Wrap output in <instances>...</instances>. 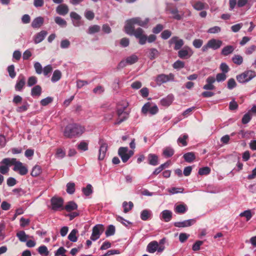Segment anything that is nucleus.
Here are the masks:
<instances>
[{"label":"nucleus","mask_w":256,"mask_h":256,"mask_svg":"<svg viewBox=\"0 0 256 256\" xmlns=\"http://www.w3.org/2000/svg\"><path fill=\"white\" fill-rule=\"evenodd\" d=\"M85 132V128L76 124H68L63 130V134L66 138H72L80 136Z\"/></svg>","instance_id":"obj_1"},{"label":"nucleus","mask_w":256,"mask_h":256,"mask_svg":"<svg viewBox=\"0 0 256 256\" xmlns=\"http://www.w3.org/2000/svg\"><path fill=\"white\" fill-rule=\"evenodd\" d=\"M150 22V19L148 18H142L140 17H134L128 19L125 22L124 28H128L131 30L132 28H134L135 24L140 26L146 28L148 27V24Z\"/></svg>","instance_id":"obj_2"},{"label":"nucleus","mask_w":256,"mask_h":256,"mask_svg":"<svg viewBox=\"0 0 256 256\" xmlns=\"http://www.w3.org/2000/svg\"><path fill=\"white\" fill-rule=\"evenodd\" d=\"M131 30L124 28L126 32L130 36L134 35L136 38L138 39V42L141 45L146 44L147 40V36L144 34V31L140 28L136 29L132 28Z\"/></svg>","instance_id":"obj_3"},{"label":"nucleus","mask_w":256,"mask_h":256,"mask_svg":"<svg viewBox=\"0 0 256 256\" xmlns=\"http://www.w3.org/2000/svg\"><path fill=\"white\" fill-rule=\"evenodd\" d=\"M222 44V42L221 40L212 38L208 40L207 43L202 47V50L203 52H206L209 48L216 50L220 48Z\"/></svg>","instance_id":"obj_4"},{"label":"nucleus","mask_w":256,"mask_h":256,"mask_svg":"<svg viewBox=\"0 0 256 256\" xmlns=\"http://www.w3.org/2000/svg\"><path fill=\"white\" fill-rule=\"evenodd\" d=\"M256 76V72L252 70H246L236 76L238 81L240 83L249 82Z\"/></svg>","instance_id":"obj_5"},{"label":"nucleus","mask_w":256,"mask_h":256,"mask_svg":"<svg viewBox=\"0 0 256 256\" xmlns=\"http://www.w3.org/2000/svg\"><path fill=\"white\" fill-rule=\"evenodd\" d=\"M118 154L124 162H126L134 154V152L129 150L127 147H120L118 149Z\"/></svg>","instance_id":"obj_6"},{"label":"nucleus","mask_w":256,"mask_h":256,"mask_svg":"<svg viewBox=\"0 0 256 256\" xmlns=\"http://www.w3.org/2000/svg\"><path fill=\"white\" fill-rule=\"evenodd\" d=\"M158 112V108L156 104L147 102L144 104L142 108V112L146 114L148 112L151 115H154Z\"/></svg>","instance_id":"obj_7"},{"label":"nucleus","mask_w":256,"mask_h":256,"mask_svg":"<svg viewBox=\"0 0 256 256\" xmlns=\"http://www.w3.org/2000/svg\"><path fill=\"white\" fill-rule=\"evenodd\" d=\"M15 161V158H5L2 160L0 166V173L4 174L9 171V168L12 166V163Z\"/></svg>","instance_id":"obj_8"},{"label":"nucleus","mask_w":256,"mask_h":256,"mask_svg":"<svg viewBox=\"0 0 256 256\" xmlns=\"http://www.w3.org/2000/svg\"><path fill=\"white\" fill-rule=\"evenodd\" d=\"M164 249L162 245L159 246L158 242L154 240L150 242L146 247V250L149 253H154L156 250L158 252H162Z\"/></svg>","instance_id":"obj_9"},{"label":"nucleus","mask_w":256,"mask_h":256,"mask_svg":"<svg viewBox=\"0 0 256 256\" xmlns=\"http://www.w3.org/2000/svg\"><path fill=\"white\" fill-rule=\"evenodd\" d=\"M174 76L172 73H170L168 74H160L156 76V82L158 84L160 85L162 84L166 83L170 81H174Z\"/></svg>","instance_id":"obj_10"},{"label":"nucleus","mask_w":256,"mask_h":256,"mask_svg":"<svg viewBox=\"0 0 256 256\" xmlns=\"http://www.w3.org/2000/svg\"><path fill=\"white\" fill-rule=\"evenodd\" d=\"M98 144L100 146L98 150V160H102L106 157L108 147V144L102 139L99 140Z\"/></svg>","instance_id":"obj_11"},{"label":"nucleus","mask_w":256,"mask_h":256,"mask_svg":"<svg viewBox=\"0 0 256 256\" xmlns=\"http://www.w3.org/2000/svg\"><path fill=\"white\" fill-rule=\"evenodd\" d=\"M104 230V226L102 224H96L92 228V234L90 236V239L95 241L98 239Z\"/></svg>","instance_id":"obj_12"},{"label":"nucleus","mask_w":256,"mask_h":256,"mask_svg":"<svg viewBox=\"0 0 256 256\" xmlns=\"http://www.w3.org/2000/svg\"><path fill=\"white\" fill-rule=\"evenodd\" d=\"M166 10L173 15L172 18L176 20H182L184 16V13H181L177 8H172V4H170L167 5Z\"/></svg>","instance_id":"obj_13"},{"label":"nucleus","mask_w":256,"mask_h":256,"mask_svg":"<svg viewBox=\"0 0 256 256\" xmlns=\"http://www.w3.org/2000/svg\"><path fill=\"white\" fill-rule=\"evenodd\" d=\"M126 108V106H124L122 108H119L118 109V119L114 122L115 124H120L128 118V113L125 111Z\"/></svg>","instance_id":"obj_14"},{"label":"nucleus","mask_w":256,"mask_h":256,"mask_svg":"<svg viewBox=\"0 0 256 256\" xmlns=\"http://www.w3.org/2000/svg\"><path fill=\"white\" fill-rule=\"evenodd\" d=\"M64 200L62 198L53 197L51 199L52 209L54 210H63Z\"/></svg>","instance_id":"obj_15"},{"label":"nucleus","mask_w":256,"mask_h":256,"mask_svg":"<svg viewBox=\"0 0 256 256\" xmlns=\"http://www.w3.org/2000/svg\"><path fill=\"white\" fill-rule=\"evenodd\" d=\"M194 54V51L189 46H186L178 52V56L184 59L190 58Z\"/></svg>","instance_id":"obj_16"},{"label":"nucleus","mask_w":256,"mask_h":256,"mask_svg":"<svg viewBox=\"0 0 256 256\" xmlns=\"http://www.w3.org/2000/svg\"><path fill=\"white\" fill-rule=\"evenodd\" d=\"M12 165L14 166L13 170L15 172H18L20 175H25L27 174V168L23 166L21 162L17 161L16 158L15 161L12 163Z\"/></svg>","instance_id":"obj_17"},{"label":"nucleus","mask_w":256,"mask_h":256,"mask_svg":"<svg viewBox=\"0 0 256 256\" xmlns=\"http://www.w3.org/2000/svg\"><path fill=\"white\" fill-rule=\"evenodd\" d=\"M138 60V56L134 54L129 56H128L125 60H122L119 64V67L123 68L126 66V65L132 64Z\"/></svg>","instance_id":"obj_18"},{"label":"nucleus","mask_w":256,"mask_h":256,"mask_svg":"<svg viewBox=\"0 0 256 256\" xmlns=\"http://www.w3.org/2000/svg\"><path fill=\"white\" fill-rule=\"evenodd\" d=\"M170 44H174V49L180 50L184 44V42L182 39L179 38L178 36H173L170 40Z\"/></svg>","instance_id":"obj_19"},{"label":"nucleus","mask_w":256,"mask_h":256,"mask_svg":"<svg viewBox=\"0 0 256 256\" xmlns=\"http://www.w3.org/2000/svg\"><path fill=\"white\" fill-rule=\"evenodd\" d=\"M196 222L195 218L185 220L182 222H178L174 223V226L177 228H185L192 226Z\"/></svg>","instance_id":"obj_20"},{"label":"nucleus","mask_w":256,"mask_h":256,"mask_svg":"<svg viewBox=\"0 0 256 256\" xmlns=\"http://www.w3.org/2000/svg\"><path fill=\"white\" fill-rule=\"evenodd\" d=\"M48 34L46 30H42L36 34L33 37V40L35 44H38L42 42Z\"/></svg>","instance_id":"obj_21"},{"label":"nucleus","mask_w":256,"mask_h":256,"mask_svg":"<svg viewBox=\"0 0 256 256\" xmlns=\"http://www.w3.org/2000/svg\"><path fill=\"white\" fill-rule=\"evenodd\" d=\"M174 100V96L172 94L168 95L166 97L162 98L160 100V104L165 107H168L172 102Z\"/></svg>","instance_id":"obj_22"},{"label":"nucleus","mask_w":256,"mask_h":256,"mask_svg":"<svg viewBox=\"0 0 256 256\" xmlns=\"http://www.w3.org/2000/svg\"><path fill=\"white\" fill-rule=\"evenodd\" d=\"M216 82V78L214 76H208L206 80V84L203 86V88L206 90H213L215 86L213 84Z\"/></svg>","instance_id":"obj_23"},{"label":"nucleus","mask_w":256,"mask_h":256,"mask_svg":"<svg viewBox=\"0 0 256 256\" xmlns=\"http://www.w3.org/2000/svg\"><path fill=\"white\" fill-rule=\"evenodd\" d=\"M172 212L170 210H164L160 214V218L165 222H170L172 218Z\"/></svg>","instance_id":"obj_24"},{"label":"nucleus","mask_w":256,"mask_h":256,"mask_svg":"<svg viewBox=\"0 0 256 256\" xmlns=\"http://www.w3.org/2000/svg\"><path fill=\"white\" fill-rule=\"evenodd\" d=\"M26 83V79L23 76H19L15 86V89L16 91H20L23 88Z\"/></svg>","instance_id":"obj_25"},{"label":"nucleus","mask_w":256,"mask_h":256,"mask_svg":"<svg viewBox=\"0 0 256 256\" xmlns=\"http://www.w3.org/2000/svg\"><path fill=\"white\" fill-rule=\"evenodd\" d=\"M68 8L66 4H60L56 8V12L62 16H65L68 12Z\"/></svg>","instance_id":"obj_26"},{"label":"nucleus","mask_w":256,"mask_h":256,"mask_svg":"<svg viewBox=\"0 0 256 256\" xmlns=\"http://www.w3.org/2000/svg\"><path fill=\"white\" fill-rule=\"evenodd\" d=\"M188 210V207L184 204H176L174 207V210L176 214H184Z\"/></svg>","instance_id":"obj_27"},{"label":"nucleus","mask_w":256,"mask_h":256,"mask_svg":"<svg viewBox=\"0 0 256 256\" xmlns=\"http://www.w3.org/2000/svg\"><path fill=\"white\" fill-rule=\"evenodd\" d=\"M160 54L158 51L155 48H151L148 50L147 56L148 57L152 60L157 58Z\"/></svg>","instance_id":"obj_28"},{"label":"nucleus","mask_w":256,"mask_h":256,"mask_svg":"<svg viewBox=\"0 0 256 256\" xmlns=\"http://www.w3.org/2000/svg\"><path fill=\"white\" fill-rule=\"evenodd\" d=\"M148 164L152 166H156L158 164V156L152 154H150L148 156Z\"/></svg>","instance_id":"obj_29"},{"label":"nucleus","mask_w":256,"mask_h":256,"mask_svg":"<svg viewBox=\"0 0 256 256\" xmlns=\"http://www.w3.org/2000/svg\"><path fill=\"white\" fill-rule=\"evenodd\" d=\"M192 4L193 8L197 10H201L204 9L208 8V6L206 4L200 1L197 2L195 3L192 2Z\"/></svg>","instance_id":"obj_30"},{"label":"nucleus","mask_w":256,"mask_h":256,"mask_svg":"<svg viewBox=\"0 0 256 256\" xmlns=\"http://www.w3.org/2000/svg\"><path fill=\"white\" fill-rule=\"evenodd\" d=\"M234 48L232 46L228 45L224 47L221 51V54L224 56H227L233 52Z\"/></svg>","instance_id":"obj_31"},{"label":"nucleus","mask_w":256,"mask_h":256,"mask_svg":"<svg viewBox=\"0 0 256 256\" xmlns=\"http://www.w3.org/2000/svg\"><path fill=\"white\" fill-rule=\"evenodd\" d=\"M42 92V88L39 85H36L32 88L30 94L33 97H38L40 96Z\"/></svg>","instance_id":"obj_32"},{"label":"nucleus","mask_w":256,"mask_h":256,"mask_svg":"<svg viewBox=\"0 0 256 256\" xmlns=\"http://www.w3.org/2000/svg\"><path fill=\"white\" fill-rule=\"evenodd\" d=\"M44 23V18L39 16L34 18L32 23V26L34 28H40Z\"/></svg>","instance_id":"obj_33"},{"label":"nucleus","mask_w":256,"mask_h":256,"mask_svg":"<svg viewBox=\"0 0 256 256\" xmlns=\"http://www.w3.org/2000/svg\"><path fill=\"white\" fill-rule=\"evenodd\" d=\"M152 212L148 210H144L140 213V218L143 220H147L152 216Z\"/></svg>","instance_id":"obj_34"},{"label":"nucleus","mask_w":256,"mask_h":256,"mask_svg":"<svg viewBox=\"0 0 256 256\" xmlns=\"http://www.w3.org/2000/svg\"><path fill=\"white\" fill-rule=\"evenodd\" d=\"M62 72L60 70H55L51 78V81L52 82H56L58 81L62 78Z\"/></svg>","instance_id":"obj_35"},{"label":"nucleus","mask_w":256,"mask_h":256,"mask_svg":"<svg viewBox=\"0 0 256 256\" xmlns=\"http://www.w3.org/2000/svg\"><path fill=\"white\" fill-rule=\"evenodd\" d=\"M78 208L77 204L73 201L69 202L67 203L64 207V209L67 212H71L72 210H75Z\"/></svg>","instance_id":"obj_36"},{"label":"nucleus","mask_w":256,"mask_h":256,"mask_svg":"<svg viewBox=\"0 0 256 256\" xmlns=\"http://www.w3.org/2000/svg\"><path fill=\"white\" fill-rule=\"evenodd\" d=\"M100 30V26L98 25H92L90 26L87 31L88 34H92L98 32Z\"/></svg>","instance_id":"obj_37"},{"label":"nucleus","mask_w":256,"mask_h":256,"mask_svg":"<svg viewBox=\"0 0 256 256\" xmlns=\"http://www.w3.org/2000/svg\"><path fill=\"white\" fill-rule=\"evenodd\" d=\"M162 154L165 157H170L174 154V150L171 147H166L163 150Z\"/></svg>","instance_id":"obj_38"},{"label":"nucleus","mask_w":256,"mask_h":256,"mask_svg":"<svg viewBox=\"0 0 256 256\" xmlns=\"http://www.w3.org/2000/svg\"><path fill=\"white\" fill-rule=\"evenodd\" d=\"M78 232L77 230H72L68 236V240L72 242H76L78 240V238L76 236Z\"/></svg>","instance_id":"obj_39"},{"label":"nucleus","mask_w":256,"mask_h":256,"mask_svg":"<svg viewBox=\"0 0 256 256\" xmlns=\"http://www.w3.org/2000/svg\"><path fill=\"white\" fill-rule=\"evenodd\" d=\"M16 236L18 238L20 242H25L29 238V236L25 233L24 231L18 232L16 234Z\"/></svg>","instance_id":"obj_40"},{"label":"nucleus","mask_w":256,"mask_h":256,"mask_svg":"<svg viewBox=\"0 0 256 256\" xmlns=\"http://www.w3.org/2000/svg\"><path fill=\"white\" fill-rule=\"evenodd\" d=\"M134 206L133 203L132 202H129L128 203L126 202H124L122 203V206L124 208V212L126 213L132 209Z\"/></svg>","instance_id":"obj_41"},{"label":"nucleus","mask_w":256,"mask_h":256,"mask_svg":"<svg viewBox=\"0 0 256 256\" xmlns=\"http://www.w3.org/2000/svg\"><path fill=\"white\" fill-rule=\"evenodd\" d=\"M184 158L186 162H190L195 159V156L192 152H188L184 155Z\"/></svg>","instance_id":"obj_42"},{"label":"nucleus","mask_w":256,"mask_h":256,"mask_svg":"<svg viewBox=\"0 0 256 256\" xmlns=\"http://www.w3.org/2000/svg\"><path fill=\"white\" fill-rule=\"evenodd\" d=\"M240 216L241 217H245L247 221H248L252 216V214L250 210H246L241 212L240 214Z\"/></svg>","instance_id":"obj_43"},{"label":"nucleus","mask_w":256,"mask_h":256,"mask_svg":"<svg viewBox=\"0 0 256 256\" xmlns=\"http://www.w3.org/2000/svg\"><path fill=\"white\" fill-rule=\"evenodd\" d=\"M65 156H66V152L63 149H62L61 148H58L56 150V152L55 154V156L57 158L62 159V158H64Z\"/></svg>","instance_id":"obj_44"},{"label":"nucleus","mask_w":256,"mask_h":256,"mask_svg":"<svg viewBox=\"0 0 256 256\" xmlns=\"http://www.w3.org/2000/svg\"><path fill=\"white\" fill-rule=\"evenodd\" d=\"M232 62L238 65L241 64L243 62L242 57L238 54L234 55L232 58Z\"/></svg>","instance_id":"obj_45"},{"label":"nucleus","mask_w":256,"mask_h":256,"mask_svg":"<svg viewBox=\"0 0 256 256\" xmlns=\"http://www.w3.org/2000/svg\"><path fill=\"white\" fill-rule=\"evenodd\" d=\"M82 191L84 194L86 196H88L92 192V188L91 184H88L86 188H84Z\"/></svg>","instance_id":"obj_46"},{"label":"nucleus","mask_w":256,"mask_h":256,"mask_svg":"<svg viewBox=\"0 0 256 256\" xmlns=\"http://www.w3.org/2000/svg\"><path fill=\"white\" fill-rule=\"evenodd\" d=\"M54 21L56 24L62 27H65L66 26V22L60 16H56L54 18Z\"/></svg>","instance_id":"obj_47"},{"label":"nucleus","mask_w":256,"mask_h":256,"mask_svg":"<svg viewBox=\"0 0 256 256\" xmlns=\"http://www.w3.org/2000/svg\"><path fill=\"white\" fill-rule=\"evenodd\" d=\"M75 191V184L74 182H68L66 184V192L72 194Z\"/></svg>","instance_id":"obj_48"},{"label":"nucleus","mask_w":256,"mask_h":256,"mask_svg":"<svg viewBox=\"0 0 256 256\" xmlns=\"http://www.w3.org/2000/svg\"><path fill=\"white\" fill-rule=\"evenodd\" d=\"M115 227L113 225H110L106 231V235L107 237L113 236L115 233Z\"/></svg>","instance_id":"obj_49"},{"label":"nucleus","mask_w":256,"mask_h":256,"mask_svg":"<svg viewBox=\"0 0 256 256\" xmlns=\"http://www.w3.org/2000/svg\"><path fill=\"white\" fill-rule=\"evenodd\" d=\"M30 106V104L26 102H25L23 103V104L22 106H18L16 108V112H25L28 110Z\"/></svg>","instance_id":"obj_50"},{"label":"nucleus","mask_w":256,"mask_h":256,"mask_svg":"<svg viewBox=\"0 0 256 256\" xmlns=\"http://www.w3.org/2000/svg\"><path fill=\"white\" fill-rule=\"evenodd\" d=\"M188 138V136L186 134H184L178 138L177 142L178 144H182L183 146H186L187 145V142L186 140Z\"/></svg>","instance_id":"obj_51"},{"label":"nucleus","mask_w":256,"mask_h":256,"mask_svg":"<svg viewBox=\"0 0 256 256\" xmlns=\"http://www.w3.org/2000/svg\"><path fill=\"white\" fill-rule=\"evenodd\" d=\"M252 116L250 112V111H248V112L244 114V116H243L242 120V122L243 124H246L250 122Z\"/></svg>","instance_id":"obj_52"},{"label":"nucleus","mask_w":256,"mask_h":256,"mask_svg":"<svg viewBox=\"0 0 256 256\" xmlns=\"http://www.w3.org/2000/svg\"><path fill=\"white\" fill-rule=\"evenodd\" d=\"M52 101H53V98L52 97L48 96L44 99H42L40 101V104L42 106H46L48 105V104H50L51 102H52Z\"/></svg>","instance_id":"obj_53"},{"label":"nucleus","mask_w":256,"mask_h":256,"mask_svg":"<svg viewBox=\"0 0 256 256\" xmlns=\"http://www.w3.org/2000/svg\"><path fill=\"white\" fill-rule=\"evenodd\" d=\"M210 172V168L208 166L200 168L198 170V174L200 175H207Z\"/></svg>","instance_id":"obj_54"},{"label":"nucleus","mask_w":256,"mask_h":256,"mask_svg":"<svg viewBox=\"0 0 256 256\" xmlns=\"http://www.w3.org/2000/svg\"><path fill=\"white\" fill-rule=\"evenodd\" d=\"M78 148L82 151H86L88 150V144L84 141H82L78 145Z\"/></svg>","instance_id":"obj_55"},{"label":"nucleus","mask_w":256,"mask_h":256,"mask_svg":"<svg viewBox=\"0 0 256 256\" xmlns=\"http://www.w3.org/2000/svg\"><path fill=\"white\" fill-rule=\"evenodd\" d=\"M38 79L34 76H30L28 80L27 84L28 86H32L37 83Z\"/></svg>","instance_id":"obj_56"},{"label":"nucleus","mask_w":256,"mask_h":256,"mask_svg":"<svg viewBox=\"0 0 256 256\" xmlns=\"http://www.w3.org/2000/svg\"><path fill=\"white\" fill-rule=\"evenodd\" d=\"M202 44L203 40L201 39H195L192 42V45L196 48H200Z\"/></svg>","instance_id":"obj_57"},{"label":"nucleus","mask_w":256,"mask_h":256,"mask_svg":"<svg viewBox=\"0 0 256 256\" xmlns=\"http://www.w3.org/2000/svg\"><path fill=\"white\" fill-rule=\"evenodd\" d=\"M215 78L218 82H224L226 80V76L225 74L219 73L216 74Z\"/></svg>","instance_id":"obj_58"},{"label":"nucleus","mask_w":256,"mask_h":256,"mask_svg":"<svg viewBox=\"0 0 256 256\" xmlns=\"http://www.w3.org/2000/svg\"><path fill=\"white\" fill-rule=\"evenodd\" d=\"M8 71L9 74V76L12 78H14L16 76V73L14 71V66L13 64L8 66Z\"/></svg>","instance_id":"obj_59"},{"label":"nucleus","mask_w":256,"mask_h":256,"mask_svg":"<svg viewBox=\"0 0 256 256\" xmlns=\"http://www.w3.org/2000/svg\"><path fill=\"white\" fill-rule=\"evenodd\" d=\"M90 82L87 80H78L76 81V87L78 88H81L82 87L89 84Z\"/></svg>","instance_id":"obj_60"},{"label":"nucleus","mask_w":256,"mask_h":256,"mask_svg":"<svg viewBox=\"0 0 256 256\" xmlns=\"http://www.w3.org/2000/svg\"><path fill=\"white\" fill-rule=\"evenodd\" d=\"M236 86V82L235 80L232 78L228 80V88L230 90H232Z\"/></svg>","instance_id":"obj_61"},{"label":"nucleus","mask_w":256,"mask_h":256,"mask_svg":"<svg viewBox=\"0 0 256 256\" xmlns=\"http://www.w3.org/2000/svg\"><path fill=\"white\" fill-rule=\"evenodd\" d=\"M172 35V32L169 30H164L161 33V38L164 40L168 39Z\"/></svg>","instance_id":"obj_62"},{"label":"nucleus","mask_w":256,"mask_h":256,"mask_svg":"<svg viewBox=\"0 0 256 256\" xmlns=\"http://www.w3.org/2000/svg\"><path fill=\"white\" fill-rule=\"evenodd\" d=\"M203 241L197 240L192 246V249L194 251L200 250V246L203 244Z\"/></svg>","instance_id":"obj_63"},{"label":"nucleus","mask_w":256,"mask_h":256,"mask_svg":"<svg viewBox=\"0 0 256 256\" xmlns=\"http://www.w3.org/2000/svg\"><path fill=\"white\" fill-rule=\"evenodd\" d=\"M184 66V63L183 62L180 60H176L173 64V67L176 69L182 68H183Z\"/></svg>","instance_id":"obj_64"}]
</instances>
